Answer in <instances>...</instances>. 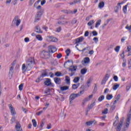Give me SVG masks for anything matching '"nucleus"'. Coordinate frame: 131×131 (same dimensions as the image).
I'll use <instances>...</instances> for the list:
<instances>
[{"label": "nucleus", "instance_id": "61", "mask_svg": "<svg viewBox=\"0 0 131 131\" xmlns=\"http://www.w3.org/2000/svg\"><path fill=\"white\" fill-rule=\"evenodd\" d=\"M106 117L107 116L106 115H104V116H103L102 117H101L100 119H101V120H105Z\"/></svg>", "mask_w": 131, "mask_h": 131}, {"label": "nucleus", "instance_id": "58", "mask_svg": "<svg viewBox=\"0 0 131 131\" xmlns=\"http://www.w3.org/2000/svg\"><path fill=\"white\" fill-rule=\"evenodd\" d=\"M125 28H126V29H127L129 31V32H131V26H130L129 27L127 26L125 27Z\"/></svg>", "mask_w": 131, "mask_h": 131}, {"label": "nucleus", "instance_id": "2", "mask_svg": "<svg viewBox=\"0 0 131 131\" xmlns=\"http://www.w3.org/2000/svg\"><path fill=\"white\" fill-rule=\"evenodd\" d=\"M41 57L43 59H49L51 55H50V52H48L43 50L41 53Z\"/></svg>", "mask_w": 131, "mask_h": 131}, {"label": "nucleus", "instance_id": "4", "mask_svg": "<svg viewBox=\"0 0 131 131\" xmlns=\"http://www.w3.org/2000/svg\"><path fill=\"white\" fill-rule=\"evenodd\" d=\"M71 68H69V71H71V73H69L70 76H73L74 74H75V72L74 71H76L77 69V66H70Z\"/></svg>", "mask_w": 131, "mask_h": 131}, {"label": "nucleus", "instance_id": "59", "mask_svg": "<svg viewBox=\"0 0 131 131\" xmlns=\"http://www.w3.org/2000/svg\"><path fill=\"white\" fill-rule=\"evenodd\" d=\"M93 40H94V41H95V42H96V43H97V42L98 41H99V39H98L97 37H94V38H93Z\"/></svg>", "mask_w": 131, "mask_h": 131}, {"label": "nucleus", "instance_id": "1", "mask_svg": "<svg viewBox=\"0 0 131 131\" xmlns=\"http://www.w3.org/2000/svg\"><path fill=\"white\" fill-rule=\"evenodd\" d=\"M34 59L33 57L29 58L27 61L26 65L23 64L22 66L21 69L23 70V73H25L26 70H31V68L33 67V65H34Z\"/></svg>", "mask_w": 131, "mask_h": 131}, {"label": "nucleus", "instance_id": "49", "mask_svg": "<svg viewBox=\"0 0 131 131\" xmlns=\"http://www.w3.org/2000/svg\"><path fill=\"white\" fill-rule=\"evenodd\" d=\"M23 83H21L19 85L18 88L19 91H22L23 90Z\"/></svg>", "mask_w": 131, "mask_h": 131}, {"label": "nucleus", "instance_id": "51", "mask_svg": "<svg viewBox=\"0 0 131 131\" xmlns=\"http://www.w3.org/2000/svg\"><path fill=\"white\" fill-rule=\"evenodd\" d=\"M92 34L93 36H97V35H98V32L96 31H94L92 32Z\"/></svg>", "mask_w": 131, "mask_h": 131}, {"label": "nucleus", "instance_id": "20", "mask_svg": "<svg viewBox=\"0 0 131 131\" xmlns=\"http://www.w3.org/2000/svg\"><path fill=\"white\" fill-rule=\"evenodd\" d=\"M50 41H53L54 42H56V41H58V39L56 37H54L53 36H50L49 37Z\"/></svg>", "mask_w": 131, "mask_h": 131}, {"label": "nucleus", "instance_id": "7", "mask_svg": "<svg viewBox=\"0 0 131 131\" xmlns=\"http://www.w3.org/2000/svg\"><path fill=\"white\" fill-rule=\"evenodd\" d=\"M41 16H42V13H41V12L39 11V12H37L34 22L36 23V22H38V21H39V20H40V17H41Z\"/></svg>", "mask_w": 131, "mask_h": 131}, {"label": "nucleus", "instance_id": "35", "mask_svg": "<svg viewBox=\"0 0 131 131\" xmlns=\"http://www.w3.org/2000/svg\"><path fill=\"white\" fill-rule=\"evenodd\" d=\"M115 109V101H114L113 105L111 106V111H113Z\"/></svg>", "mask_w": 131, "mask_h": 131}, {"label": "nucleus", "instance_id": "38", "mask_svg": "<svg viewBox=\"0 0 131 131\" xmlns=\"http://www.w3.org/2000/svg\"><path fill=\"white\" fill-rule=\"evenodd\" d=\"M83 93H84V91H80L79 93L76 94L77 96L80 97V96H81V95H83Z\"/></svg>", "mask_w": 131, "mask_h": 131}, {"label": "nucleus", "instance_id": "48", "mask_svg": "<svg viewBox=\"0 0 131 131\" xmlns=\"http://www.w3.org/2000/svg\"><path fill=\"white\" fill-rule=\"evenodd\" d=\"M119 50H120V46H117L115 48V52H117V53H118V52H119Z\"/></svg>", "mask_w": 131, "mask_h": 131}, {"label": "nucleus", "instance_id": "18", "mask_svg": "<svg viewBox=\"0 0 131 131\" xmlns=\"http://www.w3.org/2000/svg\"><path fill=\"white\" fill-rule=\"evenodd\" d=\"M54 82L56 84H61V79L58 77H55L54 78Z\"/></svg>", "mask_w": 131, "mask_h": 131}, {"label": "nucleus", "instance_id": "22", "mask_svg": "<svg viewBox=\"0 0 131 131\" xmlns=\"http://www.w3.org/2000/svg\"><path fill=\"white\" fill-rule=\"evenodd\" d=\"M95 105H96V102H94L91 104H89L88 105L89 110H91V109H93V107H94V106H95Z\"/></svg>", "mask_w": 131, "mask_h": 131}, {"label": "nucleus", "instance_id": "27", "mask_svg": "<svg viewBox=\"0 0 131 131\" xmlns=\"http://www.w3.org/2000/svg\"><path fill=\"white\" fill-rule=\"evenodd\" d=\"M95 120L94 121H90L89 122H86L85 123L86 125H87V126H91V125H92V124H93V123H94L95 122Z\"/></svg>", "mask_w": 131, "mask_h": 131}, {"label": "nucleus", "instance_id": "36", "mask_svg": "<svg viewBox=\"0 0 131 131\" xmlns=\"http://www.w3.org/2000/svg\"><path fill=\"white\" fill-rule=\"evenodd\" d=\"M16 121V118L15 117V116H12V117L11 119V124H13L14 122H15Z\"/></svg>", "mask_w": 131, "mask_h": 131}, {"label": "nucleus", "instance_id": "40", "mask_svg": "<svg viewBox=\"0 0 131 131\" xmlns=\"http://www.w3.org/2000/svg\"><path fill=\"white\" fill-rule=\"evenodd\" d=\"M36 38H37L38 40H42V37L40 35H37L36 36Z\"/></svg>", "mask_w": 131, "mask_h": 131}, {"label": "nucleus", "instance_id": "32", "mask_svg": "<svg viewBox=\"0 0 131 131\" xmlns=\"http://www.w3.org/2000/svg\"><path fill=\"white\" fill-rule=\"evenodd\" d=\"M113 98V95H112V94H107L106 96V100H111V99H112Z\"/></svg>", "mask_w": 131, "mask_h": 131}, {"label": "nucleus", "instance_id": "30", "mask_svg": "<svg viewBox=\"0 0 131 131\" xmlns=\"http://www.w3.org/2000/svg\"><path fill=\"white\" fill-rule=\"evenodd\" d=\"M45 123H46V122H45V121L43 120H42L41 122V124L39 126V129H42V127H43V126L45 125Z\"/></svg>", "mask_w": 131, "mask_h": 131}, {"label": "nucleus", "instance_id": "19", "mask_svg": "<svg viewBox=\"0 0 131 131\" xmlns=\"http://www.w3.org/2000/svg\"><path fill=\"white\" fill-rule=\"evenodd\" d=\"M83 40V37L81 36L79 38L75 39V43H78L79 42H81Z\"/></svg>", "mask_w": 131, "mask_h": 131}, {"label": "nucleus", "instance_id": "50", "mask_svg": "<svg viewBox=\"0 0 131 131\" xmlns=\"http://www.w3.org/2000/svg\"><path fill=\"white\" fill-rule=\"evenodd\" d=\"M128 65L129 69H131V58L128 61Z\"/></svg>", "mask_w": 131, "mask_h": 131}, {"label": "nucleus", "instance_id": "3", "mask_svg": "<svg viewBox=\"0 0 131 131\" xmlns=\"http://www.w3.org/2000/svg\"><path fill=\"white\" fill-rule=\"evenodd\" d=\"M124 121V118L122 117L120 119V122H119L117 124V131H120L121 130V128L122 127V126L123 125V122Z\"/></svg>", "mask_w": 131, "mask_h": 131}, {"label": "nucleus", "instance_id": "55", "mask_svg": "<svg viewBox=\"0 0 131 131\" xmlns=\"http://www.w3.org/2000/svg\"><path fill=\"white\" fill-rule=\"evenodd\" d=\"M42 112H43V111H40V112L36 113V115H37V116H39V115H41V114H42Z\"/></svg>", "mask_w": 131, "mask_h": 131}, {"label": "nucleus", "instance_id": "47", "mask_svg": "<svg viewBox=\"0 0 131 131\" xmlns=\"http://www.w3.org/2000/svg\"><path fill=\"white\" fill-rule=\"evenodd\" d=\"M94 20H90L88 23V25L89 26H91V25H93V24H94Z\"/></svg>", "mask_w": 131, "mask_h": 131}, {"label": "nucleus", "instance_id": "13", "mask_svg": "<svg viewBox=\"0 0 131 131\" xmlns=\"http://www.w3.org/2000/svg\"><path fill=\"white\" fill-rule=\"evenodd\" d=\"M123 4H124V2H122L121 3H118L116 7V10H115L116 12H118V10L121 9V5H123Z\"/></svg>", "mask_w": 131, "mask_h": 131}, {"label": "nucleus", "instance_id": "64", "mask_svg": "<svg viewBox=\"0 0 131 131\" xmlns=\"http://www.w3.org/2000/svg\"><path fill=\"white\" fill-rule=\"evenodd\" d=\"M46 4V0H42L41 1V6H43Z\"/></svg>", "mask_w": 131, "mask_h": 131}, {"label": "nucleus", "instance_id": "5", "mask_svg": "<svg viewBox=\"0 0 131 131\" xmlns=\"http://www.w3.org/2000/svg\"><path fill=\"white\" fill-rule=\"evenodd\" d=\"M20 23H21V19H18V16H16L13 20L12 26L14 24H15L16 26H19V25H20Z\"/></svg>", "mask_w": 131, "mask_h": 131}, {"label": "nucleus", "instance_id": "53", "mask_svg": "<svg viewBox=\"0 0 131 131\" xmlns=\"http://www.w3.org/2000/svg\"><path fill=\"white\" fill-rule=\"evenodd\" d=\"M45 76H47V73H43L42 74L40 75V78H43Z\"/></svg>", "mask_w": 131, "mask_h": 131}, {"label": "nucleus", "instance_id": "56", "mask_svg": "<svg viewBox=\"0 0 131 131\" xmlns=\"http://www.w3.org/2000/svg\"><path fill=\"white\" fill-rule=\"evenodd\" d=\"M120 56L122 59H124V51L122 52V53L120 54Z\"/></svg>", "mask_w": 131, "mask_h": 131}, {"label": "nucleus", "instance_id": "21", "mask_svg": "<svg viewBox=\"0 0 131 131\" xmlns=\"http://www.w3.org/2000/svg\"><path fill=\"white\" fill-rule=\"evenodd\" d=\"M69 90V86H63L60 87V91L64 92V91H67Z\"/></svg>", "mask_w": 131, "mask_h": 131}, {"label": "nucleus", "instance_id": "26", "mask_svg": "<svg viewBox=\"0 0 131 131\" xmlns=\"http://www.w3.org/2000/svg\"><path fill=\"white\" fill-rule=\"evenodd\" d=\"M104 6H105L104 2H100L98 5V8H99V9H102V8H104Z\"/></svg>", "mask_w": 131, "mask_h": 131}, {"label": "nucleus", "instance_id": "25", "mask_svg": "<svg viewBox=\"0 0 131 131\" xmlns=\"http://www.w3.org/2000/svg\"><path fill=\"white\" fill-rule=\"evenodd\" d=\"M80 85V83H78L77 84H73L72 85V89L73 90H76Z\"/></svg>", "mask_w": 131, "mask_h": 131}, {"label": "nucleus", "instance_id": "57", "mask_svg": "<svg viewBox=\"0 0 131 131\" xmlns=\"http://www.w3.org/2000/svg\"><path fill=\"white\" fill-rule=\"evenodd\" d=\"M126 62V60H125V59H123V62L122 63L123 67H125V66H126V64L125 63Z\"/></svg>", "mask_w": 131, "mask_h": 131}, {"label": "nucleus", "instance_id": "54", "mask_svg": "<svg viewBox=\"0 0 131 131\" xmlns=\"http://www.w3.org/2000/svg\"><path fill=\"white\" fill-rule=\"evenodd\" d=\"M90 85H91V79H89L87 81V86H88V88H90Z\"/></svg>", "mask_w": 131, "mask_h": 131}, {"label": "nucleus", "instance_id": "46", "mask_svg": "<svg viewBox=\"0 0 131 131\" xmlns=\"http://www.w3.org/2000/svg\"><path fill=\"white\" fill-rule=\"evenodd\" d=\"M70 53H71V50L70 49H67L66 51V53L67 54V56H69V54H70Z\"/></svg>", "mask_w": 131, "mask_h": 131}, {"label": "nucleus", "instance_id": "8", "mask_svg": "<svg viewBox=\"0 0 131 131\" xmlns=\"http://www.w3.org/2000/svg\"><path fill=\"white\" fill-rule=\"evenodd\" d=\"M45 85H47V86H54L52 82H51V79L47 78L46 80L44 82Z\"/></svg>", "mask_w": 131, "mask_h": 131}, {"label": "nucleus", "instance_id": "43", "mask_svg": "<svg viewBox=\"0 0 131 131\" xmlns=\"http://www.w3.org/2000/svg\"><path fill=\"white\" fill-rule=\"evenodd\" d=\"M102 114L106 115L107 113H108V108H105L102 112Z\"/></svg>", "mask_w": 131, "mask_h": 131}, {"label": "nucleus", "instance_id": "9", "mask_svg": "<svg viewBox=\"0 0 131 131\" xmlns=\"http://www.w3.org/2000/svg\"><path fill=\"white\" fill-rule=\"evenodd\" d=\"M77 97L78 96L77 94L75 93H72V94H71L69 98L70 104H71V102L73 101V100H74L75 98H77Z\"/></svg>", "mask_w": 131, "mask_h": 131}, {"label": "nucleus", "instance_id": "52", "mask_svg": "<svg viewBox=\"0 0 131 131\" xmlns=\"http://www.w3.org/2000/svg\"><path fill=\"white\" fill-rule=\"evenodd\" d=\"M97 90H98V86H97V84H95L93 92L94 93H96Z\"/></svg>", "mask_w": 131, "mask_h": 131}, {"label": "nucleus", "instance_id": "29", "mask_svg": "<svg viewBox=\"0 0 131 131\" xmlns=\"http://www.w3.org/2000/svg\"><path fill=\"white\" fill-rule=\"evenodd\" d=\"M61 12L64 13V14H73V12L71 10H62Z\"/></svg>", "mask_w": 131, "mask_h": 131}, {"label": "nucleus", "instance_id": "28", "mask_svg": "<svg viewBox=\"0 0 131 131\" xmlns=\"http://www.w3.org/2000/svg\"><path fill=\"white\" fill-rule=\"evenodd\" d=\"M77 46H78V45L77 44L75 48H76V49H77V50H78V51H79V52H82L83 53L84 52V51H85V50H88V49H89V47H87L83 49L82 50H80L78 49V48H77Z\"/></svg>", "mask_w": 131, "mask_h": 131}, {"label": "nucleus", "instance_id": "39", "mask_svg": "<svg viewBox=\"0 0 131 131\" xmlns=\"http://www.w3.org/2000/svg\"><path fill=\"white\" fill-rule=\"evenodd\" d=\"M83 93H84V91H80L79 93L76 94L77 96L80 97V96H81V95H83Z\"/></svg>", "mask_w": 131, "mask_h": 131}, {"label": "nucleus", "instance_id": "62", "mask_svg": "<svg viewBox=\"0 0 131 131\" xmlns=\"http://www.w3.org/2000/svg\"><path fill=\"white\" fill-rule=\"evenodd\" d=\"M120 86V84H118V83H115V90H117L118 88Z\"/></svg>", "mask_w": 131, "mask_h": 131}, {"label": "nucleus", "instance_id": "44", "mask_svg": "<svg viewBox=\"0 0 131 131\" xmlns=\"http://www.w3.org/2000/svg\"><path fill=\"white\" fill-rule=\"evenodd\" d=\"M120 94L117 95V97L116 98L115 103H117L118 101H119V99H120Z\"/></svg>", "mask_w": 131, "mask_h": 131}, {"label": "nucleus", "instance_id": "42", "mask_svg": "<svg viewBox=\"0 0 131 131\" xmlns=\"http://www.w3.org/2000/svg\"><path fill=\"white\" fill-rule=\"evenodd\" d=\"M72 63V64L73 65V61H72V60H68V61H66L64 63V67H65V66L66 65V64H67V63Z\"/></svg>", "mask_w": 131, "mask_h": 131}, {"label": "nucleus", "instance_id": "6", "mask_svg": "<svg viewBox=\"0 0 131 131\" xmlns=\"http://www.w3.org/2000/svg\"><path fill=\"white\" fill-rule=\"evenodd\" d=\"M8 107L9 108V110H10L11 115H12V116H15L17 113H16V110H15V108L13 107L12 104H9L8 105Z\"/></svg>", "mask_w": 131, "mask_h": 131}, {"label": "nucleus", "instance_id": "16", "mask_svg": "<svg viewBox=\"0 0 131 131\" xmlns=\"http://www.w3.org/2000/svg\"><path fill=\"white\" fill-rule=\"evenodd\" d=\"M91 60L90 59L89 57H85L83 59V61H82V64H83V63H84V64H89V63H90Z\"/></svg>", "mask_w": 131, "mask_h": 131}, {"label": "nucleus", "instance_id": "11", "mask_svg": "<svg viewBox=\"0 0 131 131\" xmlns=\"http://www.w3.org/2000/svg\"><path fill=\"white\" fill-rule=\"evenodd\" d=\"M14 73V66H11L10 70H9V77H10V79L12 78L13 77V74Z\"/></svg>", "mask_w": 131, "mask_h": 131}, {"label": "nucleus", "instance_id": "12", "mask_svg": "<svg viewBox=\"0 0 131 131\" xmlns=\"http://www.w3.org/2000/svg\"><path fill=\"white\" fill-rule=\"evenodd\" d=\"M130 119H131V116L130 115H127V118L126 120V124L125 126L126 127H128L129 126V123H130Z\"/></svg>", "mask_w": 131, "mask_h": 131}, {"label": "nucleus", "instance_id": "37", "mask_svg": "<svg viewBox=\"0 0 131 131\" xmlns=\"http://www.w3.org/2000/svg\"><path fill=\"white\" fill-rule=\"evenodd\" d=\"M101 24V19L98 20L95 25L96 28H98L99 27V25Z\"/></svg>", "mask_w": 131, "mask_h": 131}, {"label": "nucleus", "instance_id": "24", "mask_svg": "<svg viewBox=\"0 0 131 131\" xmlns=\"http://www.w3.org/2000/svg\"><path fill=\"white\" fill-rule=\"evenodd\" d=\"M127 6H128V4H127L125 6L123 7V12L124 14H126V12H127Z\"/></svg>", "mask_w": 131, "mask_h": 131}, {"label": "nucleus", "instance_id": "45", "mask_svg": "<svg viewBox=\"0 0 131 131\" xmlns=\"http://www.w3.org/2000/svg\"><path fill=\"white\" fill-rule=\"evenodd\" d=\"M55 75L59 77V76H61V75H62V73L60 72H57L55 73Z\"/></svg>", "mask_w": 131, "mask_h": 131}, {"label": "nucleus", "instance_id": "33", "mask_svg": "<svg viewBox=\"0 0 131 131\" xmlns=\"http://www.w3.org/2000/svg\"><path fill=\"white\" fill-rule=\"evenodd\" d=\"M32 122L33 123V125L34 127H36V126H37V123L36 122V121L35 120V119H33L32 120Z\"/></svg>", "mask_w": 131, "mask_h": 131}, {"label": "nucleus", "instance_id": "41", "mask_svg": "<svg viewBox=\"0 0 131 131\" xmlns=\"http://www.w3.org/2000/svg\"><path fill=\"white\" fill-rule=\"evenodd\" d=\"M86 71H88V70L86 69H82L81 70V73L82 74H85L86 73Z\"/></svg>", "mask_w": 131, "mask_h": 131}, {"label": "nucleus", "instance_id": "17", "mask_svg": "<svg viewBox=\"0 0 131 131\" xmlns=\"http://www.w3.org/2000/svg\"><path fill=\"white\" fill-rule=\"evenodd\" d=\"M35 31L37 32V33H42V31L40 29V27H39V26H36L35 27Z\"/></svg>", "mask_w": 131, "mask_h": 131}, {"label": "nucleus", "instance_id": "60", "mask_svg": "<svg viewBox=\"0 0 131 131\" xmlns=\"http://www.w3.org/2000/svg\"><path fill=\"white\" fill-rule=\"evenodd\" d=\"M62 57V54L61 53H59L57 55L56 57L57 59H60Z\"/></svg>", "mask_w": 131, "mask_h": 131}, {"label": "nucleus", "instance_id": "34", "mask_svg": "<svg viewBox=\"0 0 131 131\" xmlns=\"http://www.w3.org/2000/svg\"><path fill=\"white\" fill-rule=\"evenodd\" d=\"M104 99H105V96L104 95H101L99 97L98 101L99 102H102V100H104Z\"/></svg>", "mask_w": 131, "mask_h": 131}, {"label": "nucleus", "instance_id": "15", "mask_svg": "<svg viewBox=\"0 0 131 131\" xmlns=\"http://www.w3.org/2000/svg\"><path fill=\"white\" fill-rule=\"evenodd\" d=\"M15 127L16 128V131H23L22 128L21 127V125L19 122H16Z\"/></svg>", "mask_w": 131, "mask_h": 131}, {"label": "nucleus", "instance_id": "10", "mask_svg": "<svg viewBox=\"0 0 131 131\" xmlns=\"http://www.w3.org/2000/svg\"><path fill=\"white\" fill-rule=\"evenodd\" d=\"M48 51L49 53H55L57 51V48L53 46H50L48 48Z\"/></svg>", "mask_w": 131, "mask_h": 131}, {"label": "nucleus", "instance_id": "63", "mask_svg": "<svg viewBox=\"0 0 131 131\" xmlns=\"http://www.w3.org/2000/svg\"><path fill=\"white\" fill-rule=\"evenodd\" d=\"M61 31V27H59L56 29V32H60Z\"/></svg>", "mask_w": 131, "mask_h": 131}, {"label": "nucleus", "instance_id": "31", "mask_svg": "<svg viewBox=\"0 0 131 131\" xmlns=\"http://www.w3.org/2000/svg\"><path fill=\"white\" fill-rule=\"evenodd\" d=\"M79 79H80L79 77H75L73 80V82H75V83H77V82L79 81Z\"/></svg>", "mask_w": 131, "mask_h": 131}, {"label": "nucleus", "instance_id": "14", "mask_svg": "<svg viewBox=\"0 0 131 131\" xmlns=\"http://www.w3.org/2000/svg\"><path fill=\"white\" fill-rule=\"evenodd\" d=\"M109 78V75L106 74L105 76L103 78L101 81V84H105L106 83V81L108 80V79Z\"/></svg>", "mask_w": 131, "mask_h": 131}, {"label": "nucleus", "instance_id": "23", "mask_svg": "<svg viewBox=\"0 0 131 131\" xmlns=\"http://www.w3.org/2000/svg\"><path fill=\"white\" fill-rule=\"evenodd\" d=\"M65 81L67 84H70V77L68 76H66Z\"/></svg>", "mask_w": 131, "mask_h": 131}]
</instances>
